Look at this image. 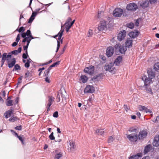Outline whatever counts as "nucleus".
<instances>
[{"label":"nucleus","mask_w":159,"mask_h":159,"mask_svg":"<svg viewBox=\"0 0 159 159\" xmlns=\"http://www.w3.org/2000/svg\"><path fill=\"white\" fill-rule=\"evenodd\" d=\"M133 40L131 38H128L125 42L126 46H122L120 44H116L114 48L116 51H119L121 53H124L127 50L126 47H130L132 45Z\"/></svg>","instance_id":"f257e3e1"},{"label":"nucleus","mask_w":159,"mask_h":159,"mask_svg":"<svg viewBox=\"0 0 159 159\" xmlns=\"http://www.w3.org/2000/svg\"><path fill=\"white\" fill-rule=\"evenodd\" d=\"M22 50L21 47H19L18 50H15L8 53L7 55L6 53H4L2 55V59L1 60L2 65V66L4 64L5 60L8 61L9 59H11L12 54L15 55H17L19 53L21 52Z\"/></svg>","instance_id":"f03ea898"},{"label":"nucleus","mask_w":159,"mask_h":159,"mask_svg":"<svg viewBox=\"0 0 159 159\" xmlns=\"http://www.w3.org/2000/svg\"><path fill=\"white\" fill-rule=\"evenodd\" d=\"M67 149L69 152H73L75 150L76 145L73 140H70L67 142Z\"/></svg>","instance_id":"7ed1b4c3"},{"label":"nucleus","mask_w":159,"mask_h":159,"mask_svg":"<svg viewBox=\"0 0 159 159\" xmlns=\"http://www.w3.org/2000/svg\"><path fill=\"white\" fill-rule=\"evenodd\" d=\"M109 22L105 20H103L101 21L100 24L99 25L98 29L99 31L104 30L107 29V25Z\"/></svg>","instance_id":"20e7f679"},{"label":"nucleus","mask_w":159,"mask_h":159,"mask_svg":"<svg viewBox=\"0 0 159 159\" xmlns=\"http://www.w3.org/2000/svg\"><path fill=\"white\" fill-rule=\"evenodd\" d=\"M127 138L132 142H136L138 140V134L136 133L127 135Z\"/></svg>","instance_id":"39448f33"},{"label":"nucleus","mask_w":159,"mask_h":159,"mask_svg":"<svg viewBox=\"0 0 159 159\" xmlns=\"http://www.w3.org/2000/svg\"><path fill=\"white\" fill-rule=\"evenodd\" d=\"M123 13V11L122 9L117 8L113 11V15L114 16L116 17H120Z\"/></svg>","instance_id":"423d86ee"},{"label":"nucleus","mask_w":159,"mask_h":159,"mask_svg":"<svg viewBox=\"0 0 159 159\" xmlns=\"http://www.w3.org/2000/svg\"><path fill=\"white\" fill-rule=\"evenodd\" d=\"M48 100L47 102L46 107L47 108V111L48 112L50 110V106L52 104V103L54 100V98L52 96H48Z\"/></svg>","instance_id":"0eeeda50"},{"label":"nucleus","mask_w":159,"mask_h":159,"mask_svg":"<svg viewBox=\"0 0 159 159\" xmlns=\"http://www.w3.org/2000/svg\"><path fill=\"white\" fill-rule=\"evenodd\" d=\"M126 31L125 30L120 31L117 35L118 40L120 41L125 39L126 36Z\"/></svg>","instance_id":"6e6552de"},{"label":"nucleus","mask_w":159,"mask_h":159,"mask_svg":"<svg viewBox=\"0 0 159 159\" xmlns=\"http://www.w3.org/2000/svg\"><path fill=\"white\" fill-rule=\"evenodd\" d=\"M138 8L137 5L134 3H130L127 5L126 9L129 11H135Z\"/></svg>","instance_id":"1a4fd4ad"},{"label":"nucleus","mask_w":159,"mask_h":159,"mask_svg":"<svg viewBox=\"0 0 159 159\" xmlns=\"http://www.w3.org/2000/svg\"><path fill=\"white\" fill-rule=\"evenodd\" d=\"M95 91V88L92 86L87 85L84 89V92L86 93H93Z\"/></svg>","instance_id":"9d476101"},{"label":"nucleus","mask_w":159,"mask_h":159,"mask_svg":"<svg viewBox=\"0 0 159 159\" xmlns=\"http://www.w3.org/2000/svg\"><path fill=\"white\" fill-rule=\"evenodd\" d=\"M84 72L90 75H93L94 72V67L91 66L89 67H86L84 70Z\"/></svg>","instance_id":"9b49d317"},{"label":"nucleus","mask_w":159,"mask_h":159,"mask_svg":"<svg viewBox=\"0 0 159 159\" xmlns=\"http://www.w3.org/2000/svg\"><path fill=\"white\" fill-rule=\"evenodd\" d=\"M114 52L113 47H108L106 50V55L108 57H111L113 54Z\"/></svg>","instance_id":"f8f14e48"},{"label":"nucleus","mask_w":159,"mask_h":159,"mask_svg":"<svg viewBox=\"0 0 159 159\" xmlns=\"http://www.w3.org/2000/svg\"><path fill=\"white\" fill-rule=\"evenodd\" d=\"M152 79L147 77L146 76H143L142 78V80H143L144 83V86H147L150 84L152 83Z\"/></svg>","instance_id":"ddd939ff"},{"label":"nucleus","mask_w":159,"mask_h":159,"mask_svg":"<svg viewBox=\"0 0 159 159\" xmlns=\"http://www.w3.org/2000/svg\"><path fill=\"white\" fill-rule=\"evenodd\" d=\"M113 64L112 63H110L109 64H106L104 66V69L106 71H108L111 72L114 69L113 67Z\"/></svg>","instance_id":"4468645a"},{"label":"nucleus","mask_w":159,"mask_h":159,"mask_svg":"<svg viewBox=\"0 0 159 159\" xmlns=\"http://www.w3.org/2000/svg\"><path fill=\"white\" fill-rule=\"evenodd\" d=\"M148 134L147 132L145 130L140 131L138 135L139 139H142L147 136Z\"/></svg>","instance_id":"2eb2a0df"},{"label":"nucleus","mask_w":159,"mask_h":159,"mask_svg":"<svg viewBox=\"0 0 159 159\" xmlns=\"http://www.w3.org/2000/svg\"><path fill=\"white\" fill-rule=\"evenodd\" d=\"M60 95L62 97V101H63L64 100H65L66 99V98L65 97V94H63L62 93H58L56 98V100L57 102H59L60 101Z\"/></svg>","instance_id":"dca6fc26"},{"label":"nucleus","mask_w":159,"mask_h":159,"mask_svg":"<svg viewBox=\"0 0 159 159\" xmlns=\"http://www.w3.org/2000/svg\"><path fill=\"white\" fill-rule=\"evenodd\" d=\"M152 144L154 146L156 147L159 146V135H157L155 136Z\"/></svg>","instance_id":"f3484780"},{"label":"nucleus","mask_w":159,"mask_h":159,"mask_svg":"<svg viewBox=\"0 0 159 159\" xmlns=\"http://www.w3.org/2000/svg\"><path fill=\"white\" fill-rule=\"evenodd\" d=\"M63 27V26L61 25V28H62ZM64 31V30L62 29V28H61L60 31L58 33V34L57 35L53 36L52 37L54 38H56L57 36H58V39L59 40H60L61 39L62 36L63 34V33Z\"/></svg>","instance_id":"a211bd4d"},{"label":"nucleus","mask_w":159,"mask_h":159,"mask_svg":"<svg viewBox=\"0 0 159 159\" xmlns=\"http://www.w3.org/2000/svg\"><path fill=\"white\" fill-rule=\"evenodd\" d=\"M9 60L7 61L8 66L9 68H11L12 67L15 65V64L16 63V59L15 58H13L12 59V60L11 62L9 61Z\"/></svg>","instance_id":"6ab92c4d"},{"label":"nucleus","mask_w":159,"mask_h":159,"mask_svg":"<svg viewBox=\"0 0 159 159\" xmlns=\"http://www.w3.org/2000/svg\"><path fill=\"white\" fill-rule=\"evenodd\" d=\"M139 32L138 31L131 32L129 33V35L130 37L133 38H134L138 36L139 34Z\"/></svg>","instance_id":"aec40b11"},{"label":"nucleus","mask_w":159,"mask_h":159,"mask_svg":"<svg viewBox=\"0 0 159 159\" xmlns=\"http://www.w3.org/2000/svg\"><path fill=\"white\" fill-rule=\"evenodd\" d=\"M122 60V58L121 57L118 56L117 58H116L115 61L114 62V64L116 66H119L120 62H121Z\"/></svg>","instance_id":"412c9836"},{"label":"nucleus","mask_w":159,"mask_h":159,"mask_svg":"<svg viewBox=\"0 0 159 159\" xmlns=\"http://www.w3.org/2000/svg\"><path fill=\"white\" fill-rule=\"evenodd\" d=\"M148 76L150 79H152L155 77V74L154 72L151 70H149L147 71Z\"/></svg>","instance_id":"4be33fe9"},{"label":"nucleus","mask_w":159,"mask_h":159,"mask_svg":"<svg viewBox=\"0 0 159 159\" xmlns=\"http://www.w3.org/2000/svg\"><path fill=\"white\" fill-rule=\"evenodd\" d=\"M37 13L36 11L33 12L32 13L31 17L29 19V20L28 21L29 23H31L33 21L35 17L36 16Z\"/></svg>","instance_id":"5701e85b"},{"label":"nucleus","mask_w":159,"mask_h":159,"mask_svg":"<svg viewBox=\"0 0 159 159\" xmlns=\"http://www.w3.org/2000/svg\"><path fill=\"white\" fill-rule=\"evenodd\" d=\"M148 5L149 2L148 0H146L141 2L140 4L141 6L144 8L147 7Z\"/></svg>","instance_id":"b1692460"},{"label":"nucleus","mask_w":159,"mask_h":159,"mask_svg":"<svg viewBox=\"0 0 159 159\" xmlns=\"http://www.w3.org/2000/svg\"><path fill=\"white\" fill-rule=\"evenodd\" d=\"M55 152L57 153L54 156V159H59L62 156V154L61 152H59L58 153H57V150H56L55 151Z\"/></svg>","instance_id":"393cba45"},{"label":"nucleus","mask_w":159,"mask_h":159,"mask_svg":"<svg viewBox=\"0 0 159 159\" xmlns=\"http://www.w3.org/2000/svg\"><path fill=\"white\" fill-rule=\"evenodd\" d=\"M152 148V146L151 145L149 144L146 146L145 148L144 153V154L147 153L149 152L151 149Z\"/></svg>","instance_id":"a878e982"},{"label":"nucleus","mask_w":159,"mask_h":159,"mask_svg":"<svg viewBox=\"0 0 159 159\" xmlns=\"http://www.w3.org/2000/svg\"><path fill=\"white\" fill-rule=\"evenodd\" d=\"M12 113L13 111H12L9 110L5 112L4 115L6 118H7L11 116Z\"/></svg>","instance_id":"bb28decb"},{"label":"nucleus","mask_w":159,"mask_h":159,"mask_svg":"<svg viewBox=\"0 0 159 159\" xmlns=\"http://www.w3.org/2000/svg\"><path fill=\"white\" fill-rule=\"evenodd\" d=\"M11 98L8 97L6 102V105L8 106H10L12 105L13 101L10 100Z\"/></svg>","instance_id":"cd10ccee"},{"label":"nucleus","mask_w":159,"mask_h":159,"mask_svg":"<svg viewBox=\"0 0 159 159\" xmlns=\"http://www.w3.org/2000/svg\"><path fill=\"white\" fill-rule=\"evenodd\" d=\"M80 79L83 83H85L88 80V78L85 75H82L80 76Z\"/></svg>","instance_id":"c85d7f7f"},{"label":"nucleus","mask_w":159,"mask_h":159,"mask_svg":"<svg viewBox=\"0 0 159 159\" xmlns=\"http://www.w3.org/2000/svg\"><path fill=\"white\" fill-rule=\"evenodd\" d=\"M140 157V154L139 153H138L137 154L133 155L132 156H130L129 159H138Z\"/></svg>","instance_id":"c756f323"},{"label":"nucleus","mask_w":159,"mask_h":159,"mask_svg":"<svg viewBox=\"0 0 159 159\" xmlns=\"http://www.w3.org/2000/svg\"><path fill=\"white\" fill-rule=\"evenodd\" d=\"M31 40L30 39V38H28V37L25 38H24L22 41V42L23 43H25V42H27V45H29V43H30V42L31 41Z\"/></svg>","instance_id":"7c9ffc66"},{"label":"nucleus","mask_w":159,"mask_h":159,"mask_svg":"<svg viewBox=\"0 0 159 159\" xmlns=\"http://www.w3.org/2000/svg\"><path fill=\"white\" fill-rule=\"evenodd\" d=\"M95 133L98 135H102L104 134V131L102 129H98L96 130Z\"/></svg>","instance_id":"2f4dec72"},{"label":"nucleus","mask_w":159,"mask_h":159,"mask_svg":"<svg viewBox=\"0 0 159 159\" xmlns=\"http://www.w3.org/2000/svg\"><path fill=\"white\" fill-rule=\"evenodd\" d=\"M19 118L16 116H12L9 119V121L11 122H14L17 120H19Z\"/></svg>","instance_id":"473e14b6"},{"label":"nucleus","mask_w":159,"mask_h":159,"mask_svg":"<svg viewBox=\"0 0 159 159\" xmlns=\"http://www.w3.org/2000/svg\"><path fill=\"white\" fill-rule=\"evenodd\" d=\"M154 69L155 70H159V62H157L155 64L154 66Z\"/></svg>","instance_id":"72a5a7b5"},{"label":"nucleus","mask_w":159,"mask_h":159,"mask_svg":"<svg viewBox=\"0 0 159 159\" xmlns=\"http://www.w3.org/2000/svg\"><path fill=\"white\" fill-rule=\"evenodd\" d=\"M20 70V66L18 65V64H16L14 66V67L13 70Z\"/></svg>","instance_id":"f704fd0d"},{"label":"nucleus","mask_w":159,"mask_h":159,"mask_svg":"<svg viewBox=\"0 0 159 159\" xmlns=\"http://www.w3.org/2000/svg\"><path fill=\"white\" fill-rule=\"evenodd\" d=\"M25 29L24 27L22 26L20 27L19 29H17L16 30V31H18L19 33H20L21 32H23L25 31Z\"/></svg>","instance_id":"c9c22d12"},{"label":"nucleus","mask_w":159,"mask_h":159,"mask_svg":"<svg viewBox=\"0 0 159 159\" xmlns=\"http://www.w3.org/2000/svg\"><path fill=\"white\" fill-rule=\"evenodd\" d=\"M31 76L32 74L29 71H27V72L25 73V78L31 77Z\"/></svg>","instance_id":"e433bc0d"},{"label":"nucleus","mask_w":159,"mask_h":159,"mask_svg":"<svg viewBox=\"0 0 159 159\" xmlns=\"http://www.w3.org/2000/svg\"><path fill=\"white\" fill-rule=\"evenodd\" d=\"M23 135L21 136H18L17 137L20 140L22 143V144L24 143V138L23 137Z\"/></svg>","instance_id":"4c0bfd02"},{"label":"nucleus","mask_w":159,"mask_h":159,"mask_svg":"<svg viewBox=\"0 0 159 159\" xmlns=\"http://www.w3.org/2000/svg\"><path fill=\"white\" fill-rule=\"evenodd\" d=\"M134 24L132 23H129V24H127V26L130 29L133 28L134 27Z\"/></svg>","instance_id":"58836bf2"},{"label":"nucleus","mask_w":159,"mask_h":159,"mask_svg":"<svg viewBox=\"0 0 159 159\" xmlns=\"http://www.w3.org/2000/svg\"><path fill=\"white\" fill-rule=\"evenodd\" d=\"M60 63V61H58L56 62L53 64L52 65H51V67H54L55 66H57V65H59Z\"/></svg>","instance_id":"ea45409f"},{"label":"nucleus","mask_w":159,"mask_h":159,"mask_svg":"<svg viewBox=\"0 0 159 159\" xmlns=\"http://www.w3.org/2000/svg\"><path fill=\"white\" fill-rule=\"evenodd\" d=\"M49 138L51 140H53L55 139V137L53 135V132H52L49 135Z\"/></svg>","instance_id":"a19ab883"},{"label":"nucleus","mask_w":159,"mask_h":159,"mask_svg":"<svg viewBox=\"0 0 159 159\" xmlns=\"http://www.w3.org/2000/svg\"><path fill=\"white\" fill-rule=\"evenodd\" d=\"M93 34V30H91L89 29L88 32L87 36L88 37L91 36Z\"/></svg>","instance_id":"79ce46f5"},{"label":"nucleus","mask_w":159,"mask_h":159,"mask_svg":"<svg viewBox=\"0 0 159 159\" xmlns=\"http://www.w3.org/2000/svg\"><path fill=\"white\" fill-rule=\"evenodd\" d=\"M113 140H114L113 137L112 136H111L108 138V142L109 143H111V142H112Z\"/></svg>","instance_id":"37998d69"},{"label":"nucleus","mask_w":159,"mask_h":159,"mask_svg":"<svg viewBox=\"0 0 159 159\" xmlns=\"http://www.w3.org/2000/svg\"><path fill=\"white\" fill-rule=\"evenodd\" d=\"M152 121L155 123H158L159 122V116H157L155 119L152 120Z\"/></svg>","instance_id":"c03bdc74"},{"label":"nucleus","mask_w":159,"mask_h":159,"mask_svg":"<svg viewBox=\"0 0 159 159\" xmlns=\"http://www.w3.org/2000/svg\"><path fill=\"white\" fill-rule=\"evenodd\" d=\"M29 45H27V44L26 45L24 46L23 47L24 50L25 51V53L27 54H28L27 52V48H28Z\"/></svg>","instance_id":"a18cd8bd"},{"label":"nucleus","mask_w":159,"mask_h":159,"mask_svg":"<svg viewBox=\"0 0 159 159\" xmlns=\"http://www.w3.org/2000/svg\"><path fill=\"white\" fill-rule=\"evenodd\" d=\"M139 109L140 111H143L145 109V107L142 106H140L139 107Z\"/></svg>","instance_id":"49530a36"},{"label":"nucleus","mask_w":159,"mask_h":159,"mask_svg":"<svg viewBox=\"0 0 159 159\" xmlns=\"http://www.w3.org/2000/svg\"><path fill=\"white\" fill-rule=\"evenodd\" d=\"M15 129L16 130H21L22 127L21 125L17 126L15 128Z\"/></svg>","instance_id":"de8ad7c7"},{"label":"nucleus","mask_w":159,"mask_h":159,"mask_svg":"<svg viewBox=\"0 0 159 159\" xmlns=\"http://www.w3.org/2000/svg\"><path fill=\"white\" fill-rule=\"evenodd\" d=\"M49 72L47 70H46L44 73V76H47L49 74Z\"/></svg>","instance_id":"09e8293b"},{"label":"nucleus","mask_w":159,"mask_h":159,"mask_svg":"<svg viewBox=\"0 0 159 159\" xmlns=\"http://www.w3.org/2000/svg\"><path fill=\"white\" fill-rule=\"evenodd\" d=\"M58 112L56 111L54 112L53 114V116L54 117H57L58 116Z\"/></svg>","instance_id":"8fccbe9b"},{"label":"nucleus","mask_w":159,"mask_h":159,"mask_svg":"<svg viewBox=\"0 0 159 159\" xmlns=\"http://www.w3.org/2000/svg\"><path fill=\"white\" fill-rule=\"evenodd\" d=\"M26 35L27 37H28L30 35H31V31L30 30H28L26 33Z\"/></svg>","instance_id":"3c124183"},{"label":"nucleus","mask_w":159,"mask_h":159,"mask_svg":"<svg viewBox=\"0 0 159 159\" xmlns=\"http://www.w3.org/2000/svg\"><path fill=\"white\" fill-rule=\"evenodd\" d=\"M144 111L146 112V113H152V111H151L149 110V109H148L147 107H145V109L144 110Z\"/></svg>","instance_id":"603ef678"},{"label":"nucleus","mask_w":159,"mask_h":159,"mask_svg":"<svg viewBox=\"0 0 159 159\" xmlns=\"http://www.w3.org/2000/svg\"><path fill=\"white\" fill-rule=\"evenodd\" d=\"M28 56V54H27L26 53H23L22 55V57L24 59H27Z\"/></svg>","instance_id":"864d4df0"},{"label":"nucleus","mask_w":159,"mask_h":159,"mask_svg":"<svg viewBox=\"0 0 159 159\" xmlns=\"http://www.w3.org/2000/svg\"><path fill=\"white\" fill-rule=\"evenodd\" d=\"M20 35L19 34H18L16 38V42H18L20 39Z\"/></svg>","instance_id":"5fc2aeb1"},{"label":"nucleus","mask_w":159,"mask_h":159,"mask_svg":"<svg viewBox=\"0 0 159 159\" xmlns=\"http://www.w3.org/2000/svg\"><path fill=\"white\" fill-rule=\"evenodd\" d=\"M30 63L26 62L25 64V66L26 68H28L30 67Z\"/></svg>","instance_id":"6e6d98bb"},{"label":"nucleus","mask_w":159,"mask_h":159,"mask_svg":"<svg viewBox=\"0 0 159 159\" xmlns=\"http://www.w3.org/2000/svg\"><path fill=\"white\" fill-rule=\"evenodd\" d=\"M71 19L69 17L68 18L66 22L68 23H71Z\"/></svg>","instance_id":"4d7b16f0"},{"label":"nucleus","mask_w":159,"mask_h":159,"mask_svg":"<svg viewBox=\"0 0 159 159\" xmlns=\"http://www.w3.org/2000/svg\"><path fill=\"white\" fill-rule=\"evenodd\" d=\"M149 1L151 4H153L155 2H157V0H149Z\"/></svg>","instance_id":"13d9d810"},{"label":"nucleus","mask_w":159,"mask_h":159,"mask_svg":"<svg viewBox=\"0 0 159 159\" xmlns=\"http://www.w3.org/2000/svg\"><path fill=\"white\" fill-rule=\"evenodd\" d=\"M67 44H66L65 45L64 47H63V48L62 49V54L63 53H64V51H65L66 48H67Z\"/></svg>","instance_id":"bf43d9fd"},{"label":"nucleus","mask_w":159,"mask_h":159,"mask_svg":"<svg viewBox=\"0 0 159 159\" xmlns=\"http://www.w3.org/2000/svg\"><path fill=\"white\" fill-rule=\"evenodd\" d=\"M45 80L46 82L48 83H50V79L48 77H46V78L45 79Z\"/></svg>","instance_id":"052dcab7"},{"label":"nucleus","mask_w":159,"mask_h":159,"mask_svg":"<svg viewBox=\"0 0 159 159\" xmlns=\"http://www.w3.org/2000/svg\"><path fill=\"white\" fill-rule=\"evenodd\" d=\"M136 129H133V128H131L129 129V131L130 132H134L136 131Z\"/></svg>","instance_id":"680f3d73"},{"label":"nucleus","mask_w":159,"mask_h":159,"mask_svg":"<svg viewBox=\"0 0 159 159\" xmlns=\"http://www.w3.org/2000/svg\"><path fill=\"white\" fill-rule=\"evenodd\" d=\"M70 23H68L67 22H66L65 24L64 25L65 26V27H68L69 26H70Z\"/></svg>","instance_id":"e2e57ef3"},{"label":"nucleus","mask_w":159,"mask_h":159,"mask_svg":"<svg viewBox=\"0 0 159 159\" xmlns=\"http://www.w3.org/2000/svg\"><path fill=\"white\" fill-rule=\"evenodd\" d=\"M18 43L17 42H14L12 44V46L13 47H15L18 44Z\"/></svg>","instance_id":"0e129e2a"},{"label":"nucleus","mask_w":159,"mask_h":159,"mask_svg":"<svg viewBox=\"0 0 159 159\" xmlns=\"http://www.w3.org/2000/svg\"><path fill=\"white\" fill-rule=\"evenodd\" d=\"M26 34L25 33H23L21 34V36H22V38H25L26 37Z\"/></svg>","instance_id":"69168bd1"},{"label":"nucleus","mask_w":159,"mask_h":159,"mask_svg":"<svg viewBox=\"0 0 159 159\" xmlns=\"http://www.w3.org/2000/svg\"><path fill=\"white\" fill-rule=\"evenodd\" d=\"M71 26H69L68 27H65L66 28V32H68L69 31V29L71 28Z\"/></svg>","instance_id":"338daca9"},{"label":"nucleus","mask_w":159,"mask_h":159,"mask_svg":"<svg viewBox=\"0 0 159 159\" xmlns=\"http://www.w3.org/2000/svg\"><path fill=\"white\" fill-rule=\"evenodd\" d=\"M19 102V98L18 97H16L15 98V102H16V104H18Z\"/></svg>","instance_id":"774afa93"}]
</instances>
